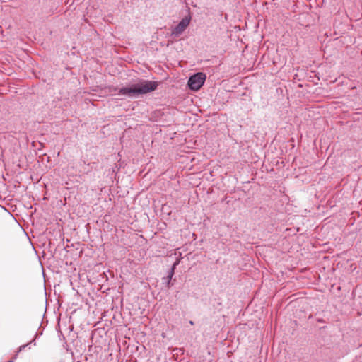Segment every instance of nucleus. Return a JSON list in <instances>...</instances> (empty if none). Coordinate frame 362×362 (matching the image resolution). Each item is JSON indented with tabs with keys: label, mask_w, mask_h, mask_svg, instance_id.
<instances>
[{
	"label": "nucleus",
	"mask_w": 362,
	"mask_h": 362,
	"mask_svg": "<svg viewBox=\"0 0 362 362\" xmlns=\"http://www.w3.org/2000/svg\"><path fill=\"white\" fill-rule=\"evenodd\" d=\"M158 87V83L151 81H141L129 87H124L119 89V95H125L128 97H134L139 95L146 94L155 90Z\"/></svg>",
	"instance_id": "nucleus-1"
},
{
	"label": "nucleus",
	"mask_w": 362,
	"mask_h": 362,
	"mask_svg": "<svg viewBox=\"0 0 362 362\" xmlns=\"http://www.w3.org/2000/svg\"><path fill=\"white\" fill-rule=\"evenodd\" d=\"M206 75L199 72L192 76L188 81V86L191 90H198L204 83Z\"/></svg>",
	"instance_id": "nucleus-2"
},
{
	"label": "nucleus",
	"mask_w": 362,
	"mask_h": 362,
	"mask_svg": "<svg viewBox=\"0 0 362 362\" xmlns=\"http://www.w3.org/2000/svg\"><path fill=\"white\" fill-rule=\"evenodd\" d=\"M191 16L188 14L187 16L183 18L181 21L173 29L171 35L174 37H179L188 27L191 21Z\"/></svg>",
	"instance_id": "nucleus-3"
},
{
	"label": "nucleus",
	"mask_w": 362,
	"mask_h": 362,
	"mask_svg": "<svg viewBox=\"0 0 362 362\" xmlns=\"http://www.w3.org/2000/svg\"><path fill=\"white\" fill-rule=\"evenodd\" d=\"M174 274H175V269H174V268H171V269L170 270L168 275V286H170V280L173 278Z\"/></svg>",
	"instance_id": "nucleus-4"
},
{
	"label": "nucleus",
	"mask_w": 362,
	"mask_h": 362,
	"mask_svg": "<svg viewBox=\"0 0 362 362\" xmlns=\"http://www.w3.org/2000/svg\"><path fill=\"white\" fill-rule=\"evenodd\" d=\"M180 259H177L176 261L174 262L172 268H174V269H175L176 267L180 264Z\"/></svg>",
	"instance_id": "nucleus-5"
},
{
	"label": "nucleus",
	"mask_w": 362,
	"mask_h": 362,
	"mask_svg": "<svg viewBox=\"0 0 362 362\" xmlns=\"http://www.w3.org/2000/svg\"><path fill=\"white\" fill-rule=\"evenodd\" d=\"M29 344H24V345H22L19 347V349L18 351V352H20L22 350H23L25 347H27L28 346Z\"/></svg>",
	"instance_id": "nucleus-6"
},
{
	"label": "nucleus",
	"mask_w": 362,
	"mask_h": 362,
	"mask_svg": "<svg viewBox=\"0 0 362 362\" xmlns=\"http://www.w3.org/2000/svg\"><path fill=\"white\" fill-rule=\"evenodd\" d=\"M174 351H177V353H176L177 354H178L179 353H180V354H183V352H184V351H183V349H177H177H175Z\"/></svg>",
	"instance_id": "nucleus-7"
}]
</instances>
